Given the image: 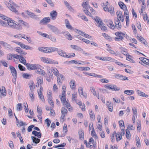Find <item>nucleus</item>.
Masks as SVG:
<instances>
[{"mask_svg": "<svg viewBox=\"0 0 149 149\" xmlns=\"http://www.w3.org/2000/svg\"><path fill=\"white\" fill-rule=\"evenodd\" d=\"M9 2L10 3L6 1H5L4 3L11 11L14 12L16 14H18L19 13L18 11L15 8L13 7V6L16 8L18 7V6L15 3L11 0H10Z\"/></svg>", "mask_w": 149, "mask_h": 149, "instance_id": "obj_1", "label": "nucleus"}, {"mask_svg": "<svg viewBox=\"0 0 149 149\" xmlns=\"http://www.w3.org/2000/svg\"><path fill=\"white\" fill-rule=\"evenodd\" d=\"M97 23L96 25L100 28L103 31H105L107 29V27L105 26V24L102 22L101 19L98 17L96 16L94 19Z\"/></svg>", "mask_w": 149, "mask_h": 149, "instance_id": "obj_2", "label": "nucleus"}, {"mask_svg": "<svg viewBox=\"0 0 149 149\" xmlns=\"http://www.w3.org/2000/svg\"><path fill=\"white\" fill-rule=\"evenodd\" d=\"M50 30L56 34L58 35L61 34V31L56 27L53 25L48 24L47 25Z\"/></svg>", "mask_w": 149, "mask_h": 149, "instance_id": "obj_3", "label": "nucleus"}, {"mask_svg": "<svg viewBox=\"0 0 149 149\" xmlns=\"http://www.w3.org/2000/svg\"><path fill=\"white\" fill-rule=\"evenodd\" d=\"M26 66L27 69L30 70L35 69L37 70L38 69L41 67L40 65L38 64H31L29 63H27Z\"/></svg>", "mask_w": 149, "mask_h": 149, "instance_id": "obj_4", "label": "nucleus"}, {"mask_svg": "<svg viewBox=\"0 0 149 149\" xmlns=\"http://www.w3.org/2000/svg\"><path fill=\"white\" fill-rule=\"evenodd\" d=\"M115 35L118 36V37H115V40L117 41H120L122 40L124 38V36L125 33L121 32H117L115 33Z\"/></svg>", "mask_w": 149, "mask_h": 149, "instance_id": "obj_5", "label": "nucleus"}, {"mask_svg": "<svg viewBox=\"0 0 149 149\" xmlns=\"http://www.w3.org/2000/svg\"><path fill=\"white\" fill-rule=\"evenodd\" d=\"M13 42H14L17 44L20 45L21 47L23 49H30L31 50L33 49V48L30 47L27 45H25L23 43L18 42H15L14 41H13Z\"/></svg>", "mask_w": 149, "mask_h": 149, "instance_id": "obj_6", "label": "nucleus"}, {"mask_svg": "<svg viewBox=\"0 0 149 149\" xmlns=\"http://www.w3.org/2000/svg\"><path fill=\"white\" fill-rule=\"evenodd\" d=\"M0 44L2 45L5 49L10 50H13V47L11 45L5 42L1 41H0Z\"/></svg>", "mask_w": 149, "mask_h": 149, "instance_id": "obj_7", "label": "nucleus"}, {"mask_svg": "<svg viewBox=\"0 0 149 149\" xmlns=\"http://www.w3.org/2000/svg\"><path fill=\"white\" fill-rule=\"evenodd\" d=\"M46 53H50L55 51H58V49L55 47H46Z\"/></svg>", "mask_w": 149, "mask_h": 149, "instance_id": "obj_8", "label": "nucleus"}, {"mask_svg": "<svg viewBox=\"0 0 149 149\" xmlns=\"http://www.w3.org/2000/svg\"><path fill=\"white\" fill-rule=\"evenodd\" d=\"M9 67L13 76H17V72L15 68L11 65H10Z\"/></svg>", "mask_w": 149, "mask_h": 149, "instance_id": "obj_9", "label": "nucleus"}, {"mask_svg": "<svg viewBox=\"0 0 149 149\" xmlns=\"http://www.w3.org/2000/svg\"><path fill=\"white\" fill-rule=\"evenodd\" d=\"M58 54L64 57L68 58V55L66 54V52L63 50H59L57 52Z\"/></svg>", "mask_w": 149, "mask_h": 149, "instance_id": "obj_10", "label": "nucleus"}, {"mask_svg": "<svg viewBox=\"0 0 149 149\" xmlns=\"http://www.w3.org/2000/svg\"><path fill=\"white\" fill-rule=\"evenodd\" d=\"M106 24L111 29H114L115 26L113 24L112 21L111 20H109L106 22Z\"/></svg>", "mask_w": 149, "mask_h": 149, "instance_id": "obj_11", "label": "nucleus"}, {"mask_svg": "<svg viewBox=\"0 0 149 149\" xmlns=\"http://www.w3.org/2000/svg\"><path fill=\"white\" fill-rule=\"evenodd\" d=\"M115 25L117 29H120L121 27V24L120 23V20L117 18L115 20Z\"/></svg>", "mask_w": 149, "mask_h": 149, "instance_id": "obj_12", "label": "nucleus"}, {"mask_svg": "<svg viewBox=\"0 0 149 149\" xmlns=\"http://www.w3.org/2000/svg\"><path fill=\"white\" fill-rule=\"evenodd\" d=\"M50 19L49 17H44L40 20V23H42L43 24H46L50 22Z\"/></svg>", "mask_w": 149, "mask_h": 149, "instance_id": "obj_13", "label": "nucleus"}, {"mask_svg": "<svg viewBox=\"0 0 149 149\" xmlns=\"http://www.w3.org/2000/svg\"><path fill=\"white\" fill-rule=\"evenodd\" d=\"M12 28L17 30H20L22 29V26L18 22L17 23H15Z\"/></svg>", "mask_w": 149, "mask_h": 149, "instance_id": "obj_14", "label": "nucleus"}, {"mask_svg": "<svg viewBox=\"0 0 149 149\" xmlns=\"http://www.w3.org/2000/svg\"><path fill=\"white\" fill-rule=\"evenodd\" d=\"M57 13L56 11L53 10L50 13V16L52 17V19H55L57 16Z\"/></svg>", "mask_w": 149, "mask_h": 149, "instance_id": "obj_15", "label": "nucleus"}, {"mask_svg": "<svg viewBox=\"0 0 149 149\" xmlns=\"http://www.w3.org/2000/svg\"><path fill=\"white\" fill-rule=\"evenodd\" d=\"M32 134L34 135L35 136H37L38 138H40L42 134L40 132H38L34 130L32 131Z\"/></svg>", "mask_w": 149, "mask_h": 149, "instance_id": "obj_16", "label": "nucleus"}, {"mask_svg": "<svg viewBox=\"0 0 149 149\" xmlns=\"http://www.w3.org/2000/svg\"><path fill=\"white\" fill-rule=\"evenodd\" d=\"M31 138L33 142L35 143H38L40 141V139L34 136H32Z\"/></svg>", "mask_w": 149, "mask_h": 149, "instance_id": "obj_17", "label": "nucleus"}, {"mask_svg": "<svg viewBox=\"0 0 149 149\" xmlns=\"http://www.w3.org/2000/svg\"><path fill=\"white\" fill-rule=\"evenodd\" d=\"M7 26L8 25L10 27L12 28L14 24L15 23L14 22H15L12 20L10 19L7 20Z\"/></svg>", "mask_w": 149, "mask_h": 149, "instance_id": "obj_18", "label": "nucleus"}, {"mask_svg": "<svg viewBox=\"0 0 149 149\" xmlns=\"http://www.w3.org/2000/svg\"><path fill=\"white\" fill-rule=\"evenodd\" d=\"M110 86H111V89L112 91H119L120 90L119 87H117L116 85L110 84Z\"/></svg>", "mask_w": 149, "mask_h": 149, "instance_id": "obj_19", "label": "nucleus"}, {"mask_svg": "<svg viewBox=\"0 0 149 149\" xmlns=\"http://www.w3.org/2000/svg\"><path fill=\"white\" fill-rule=\"evenodd\" d=\"M70 87L72 89H74L75 88L76 86L75 85V81L74 80H71L70 82Z\"/></svg>", "mask_w": 149, "mask_h": 149, "instance_id": "obj_20", "label": "nucleus"}, {"mask_svg": "<svg viewBox=\"0 0 149 149\" xmlns=\"http://www.w3.org/2000/svg\"><path fill=\"white\" fill-rule=\"evenodd\" d=\"M137 94L140 96L144 97H147L148 96V95L146 94L145 93H144L143 92H141V91L138 90L137 91Z\"/></svg>", "mask_w": 149, "mask_h": 149, "instance_id": "obj_21", "label": "nucleus"}, {"mask_svg": "<svg viewBox=\"0 0 149 149\" xmlns=\"http://www.w3.org/2000/svg\"><path fill=\"white\" fill-rule=\"evenodd\" d=\"M18 22L19 24H22L25 26L27 27H29V24L27 23L24 22L22 20H19L18 21Z\"/></svg>", "mask_w": 149, "mask_h": 149, "instance_id": "obj_22", "label": "nucleus"}, {"mask_svg": "<svg viewBox=\"0 0 149 149\" xmlns=\"http://www.w3.org/2000/svg\"><path fill=\"white\" fill-rule=\"evenodd\" d=\"M118 4L121 9L125 10L127 9L126 6L123 3V2L120 1L119 2Z\"/></svg>", "mask_w": 149, "mask_h": 149, "instance_id": "obj_23", "label": "nucleus"}, {"mask_svg": "<svg viewBox=\"0 0 149 149\" xmlns=\"http://www.w3.org/2000/svg\"><path fill=\"white\" fill-rule=\"evenodd\" d=\"M134 91L132 90H126L124 91V93L127 95H131L134 93Z\"/></svg>", "mask_w": 149, "mask_h": 149, "instance_id": "obj_24", "label": "nucleus"}, {"mask_svg": "<svg viewBox=\"0 0 149 149\" xmlns=\"http://www.w3.org/2000/svg\"><path fill=\"white\" fill-rule=\"evenodd\" d=\"M0 93L2 96H5L6 95V91L5 90V88L3 86H2V89L0 90Z\"/></svg>", "mask_w": 149, "mask_h": 149, "instance_id": "obj_25", "label": "nucleus"}, {"mask_svg": "<svg viewBox=\"0 0 149 149\" xmlns=\"http://www.w3.org/2000/svg\"><path fill=\"white\" fill-rule=\"evenodd\" d=\"M19 61L22 63L24 64V65H26L27 63H26V61L25 59H24L23 56L20 55L19 56Z\"/></svg>", "mask_w": 149, "mask_h": 149, "instance_id": "obj_26", "label": "nucleus"}, {"mask_svg": "<svg viewBox=\"0 0 149 149\" xmlns=\"http://www.w3.org/2000/svg\"><path fill=\"white\" fill-rule=\"evenodd\" d=\"M37 73L39 74H40L42 75H43L45 76V71L39 68L37 70Z\"/></svg>", "mask_w": 149, "mask_h": 149, "instance_id": "obj_27", "label": "nucleus"}, {"mask_svg": "<svg viewBox=\"0 0 149 149\" xmlns=\"http://www.w3.org/2000/svg\"><path fill=\"white\" fill-rule=\"evenodd\" d=\"M79 139L81 140L84 139V133L82 131H79L78 132Z\"/></svg>", "mask_w": 149, "mask_h": 149, "instance_id": "obj_28", "label": "nucleus"}, {"mask_svg": "<svg viewBox=\"0 0 149 149\" xmlns=\"http://www.w3.org/2000/svg\"><path fill=\"white\" fill-rule=\"evenodd\" d=\"M34 84L33 81H31L30 83L29 84L31 91H33V89L35 88V87L33 86Z\"/></svg>", "mask_w": 149, "mask_h": 149, "instance_id": "obj_29", "label": "nucleus"}, {"mask_svg": "<svg viewBox=\"0 0 149 149\" xmlns=\"http://www.w3.org/2000/svg\"><path fill=\"white\" fill-rule=\"evenodd\" d=\"M88 2V1H86V2H84L82 4V6L83 8H85V9H88V7H89Z\"/></svg>", "mask_w": 149, "mask_h": 149, "instance_id": "obj_30", "label": "nucleus"}, {"mask_svg": "<svg viewBox=\"0 0 149 149\" xmlns=\"http://www.w3.org/2000/svg\"><path fill=\"white\" fill-rule=\"evenodd\" d=\"M116 141H118L122 138V135L120 133L119 134H117L116 133Z\"/></svg>", "mask_w": 149, "mask_h": 149, "instance_id": "obj_31", "label": "nucleus"}, {"mask_svg": "<svg viewBox=\"0 0 149 149\" xmlns=\"http://www.w3.org/2000/svg\"><path fill=\"white\" fill-rule=\"evenodd\" d=\"M102 6L103 7L104 10L105 11H109V9L108 7H107L105 3H103L101 4Z\"/></svg>", "mask_w": 149, "mask_h": 149, "instance_id": "obj_32", "label": "nucleus"}, {"mask_svg": "<svg viewBox=\"0 0 149 149\" xmlns=\"http://www.w3.org/2000/svg\"><path fill=\"white\" fill-rule=\"evenodd\" d=\"M65 36L66 37H67V38L69 40H72V36L68 32H66L65 33Z\"/></svg>", "mask_w": 149, "mask_h": 149, "instance_id": "obj_33", "label": "nucleus"}, {"mask_svg": "<svg viewBox=\"0 0 149 149\" xmlns=\"http://www.w3.org/2000/svg\"><path fill=\"white\" fill-rule=\"evenodd\" d=\"M137 39L141 42H143L144 44H145V40L141 36H137Z\"/></svg>", "mask_w": 149, "mask_h": 149, "instance_id": "obj_34", "label": "nucleus"}, {"mask_svg": "<svg viewBox=\"0 0 149 149\" xmlns=\"http://www.w3.org/2000/svg\"><path fill=\"white\" fill-rule=\"evenodd\" d=\"M41 60L43 62L46 63H48L50 64H52L53 62H51V61H49L48 60H47V59L44 57H42L41 58Z\"/></svg>", "mask_w": 149, "mask_h": 149, "instance_id": "obj_35", "label": "nucleus"}, {"mask_svg": "<svg viewBox=\"0 0 149 149\" xmlns=\"http://www.w3.org/2000/svg\"><path fill=\"white\" fill-rule=\"evenodd\" d=\"M22 109V104L21 103L18 104L17 105V110L18 111H20Z\"/></svg>", "mask_w": 149, "mask_h": 149, "instance_id": "obj_36", "label": "nucleus"}, {"mask_svg": "<svg viewBox=\"0 0 149 149\" xmlns=\"http://www.w3.org/2000/svg\"><path fill=\"white\" fill-rule=\"evenodd\" d=\"M71 63H74L76 64H82L83 63H84V62L83 61H81V62L82 63H79V61H75L74 60H72L70 61Z\"/></svg>", "mask_w": 149, "mask_h": 149, "instance_id": "obj_37", "label": "nucleus"}, {"mask_svg": "<svg viewBox=\"0 0 149 149\" xmlns=\"http://www.w3.org/2000/svg\"><path fill=\"white\" fill-rule=\"evenodd\" d=\"M13 54H9L7 55V59L8 60H12L13 59Z\"/></svg>", "mask_w": 149, "mask_h": 149, "instance_id": "obj_38", "label": "nucleus"}, {"mask_svg": "<svg viewBox=\"0 0 149 149\" xmlns=\"http://www.w3.org/2000/svg\"><path fill=\"white\" fill-rule=\"evenodd\" d=\"M130 133L128 130H126V135L127 138V139H130Z\"/></svg>", "mask_w": 149, "mask_h": 149, "instance_id": "obj_39", "label": "nucleus"}, {"mask_svg": "<svg viewBox=\"0 0 149 149\" xmlns=\"http://www.w3.org/2000/svg\"><path fill=\"white\" fill-rule=\"evenodd\" d=\"M37 81V83L38 84H42L43 83V79L42 77H40L39 78H38Z\"/></svg>", "mask_w": 149, "mask_h": 149, "instance_id": "obj_40", "label": "nucleus"}, {"mask_svg": "<svg viewBox=\"0 0 149 149\" xmlns=\"http://www.w3.org/2000/svg\"><path fill=\"white\" fill-rule=\"evenodd\" d=\"M29 95L31 97V100L32 101L34 99V95L33 91H31V92H29Z\"/></svg>", "mask_w": 149, "mask_h": 149, "instance_id": "obj_41", "label": "nucleus"}, {"mask_svg": "<svg viewBox=\"0 0 149 149\" xmlns=\"http://www.w3.org/2000/svg\"><path fill=\"white\" fill-rule=\"evenodd\" d=\"M18 67L20 70L25 71L26 70L25 68L21 64H19L18 65Z\"/></svg>", "mask_w": 149, "mask_h": 149, "instance_id": "obj_42", "label": "nucleus"}, {"mask_svg": "<svg viewBox=\"0 0 149 149\" xmlns=\"http://www.w3.org/2000/svg\"><path fill=\"white\" fill-rule=\"evenodd\" d=\"M61 113H63L65 114H67L68 113V111L67 109L64 107H62L61 109Z\"/></svg>", "mask_w": 149, "mask_h": 149, "instance_id": "obj_43", "label": "nucleus"}, {"mask_svg": "<svg viewBox=\"0 0 149 149\" xmlns=\"http://www.w3.org/2000/svg\"><path fill=\"white\" fill-rule=\"evenodd\" d=\"M89 114L90 115L91 118V119H93V120H94L95 119V116L94 113H93L92 110L91 111Z\"/></svg>", "mask_w": 149, "mask_h": 149, "instance_id": "obj_44", "label": "nucleus"}, {"mask_svg": "<svg viewBox=\"0 0 149 149\" xmlns=\"http://www.w3.org/2000/svg\"><path fill=\"white\" fill-rule=\"evenodd\" d=\"M85 13L86 15L90 16V17H92L93 18V17L91 16V13L88 10V9H85L84 10Z\"/></svg>", "mask_w": 149, "mask_h": 149, "instance_id": "obj_45", "label": "nucleus"}, {"mask_svg": "<svg viewBox=\"0 0 149 149\" xmlns=\"http://www.w3.org/2000/svg\"><path fill=\"white\" fill-rule=\"evenodd\" d=\"M71 47L72 48L76 50H80V49H81V48L77 45H71Z\"/></svg>", "mask_w": 149, "mask_h": 149, "instance_id": "obj_46", "label": "nucleus"}, {"mask_svg": "<svg viewBox=\"0 0 149 149\" xmlns=\"http://www.w3.org/2000/svg\"><path fill=\"white\" fill-rule=\"evenodd\" d=\"M31 75L28 74L24 73L22 75V77L23 78L25 79H29V77H31Z\"/></svg>", "mask_w": 149, "mask_h": 149, "instance_id": "obj_47", "label": "nucleus"}, {"mask_svg": "<svg viewBox=\"0 0 149 149\" xmlns=\"http://www.w3.org/2000/svg\"><path fill=\"white\" fill-rule=\"evenodd\" d=\"M102 35L107 39H111V37L109 36L108 35L105 33H102Z\"/></svg>", "mask_w": 149, "mask_h": 149, "instance_id": "obj_48", "label": "nucleus"}, {"mask_svg": "<svg viewBox=\"0 0 149 149\" xmlns=\"http://www.w3.org/2000/svg\"><path fill=\"white\" fill-rule=\"evenodd\" d=\"M26 12L27 14L31 18H32L34 14L33 13L30 12L29 10H26Z\"/></svg>", "mask_w": 149, "mask_h": 149, "instance_id": "obj_49", "label": "nucleus"}, {"mask_svg": "<svg viewBox=\"0 0 149 149\" xmlns=\"http://www.w3.org/2000/svg\"><path fill=\"white\" fill-rule=\"evenodd\" d=\"M143 63L146 65L149 64V59L146 58H144L143 60Z\"/></svg>", "mask_w": 149, "mask_h": 149, "instance_id": "obj_50", "label": "nucleus"}, {"mask_svg": "<svg viewBox=\"0 0 149 149\" xmlns=\"http://www.w3.org/2000/svg\"><path fill=\"white\" fill-rule=\"evenodd\" d=\"M0 17L2 18L3 20H8V19H10V18H8V17L5 16L4 15L0 14Z\"/></svg>", "mask_w": 149, "mask_h": 149, "instance_id": "obj_51", "label": "nucleus"}, {"mask_svg": "<svg viewBox=\"0 0 149 149\" xmlns=\"http://www.w3.org/2000/svg\"><path fill=\"white\" fill-rule=\"evenodd\" d=\"M0 24L2 26H7V23L1 20L0 21Z\"/></svg>", "mask_w": 149, "mask_h": 149, "instance_id": "obj_52", "label": "nucleus"}, {"mask_svg": "<svg viewBox=\"0 0 149 149\" xmlns=\"http://www.w3.org/2000/svg\"><path fill=\"white\" fill-rule=\"evenodd\" d=\"M92 128L93 129V130L91 132V135L93 136H95V137H97V135L96 134V133L95 132V130L94 129L93 127H92Z\"/></svg>", "mask_w": 149, "mask_h": 149, "instance_id": "obj_53", "label": "nucleus"}, {"mask_svg": "<svg viewBox=\"0 0 149 149\" xmlns=\"http://www.w3.org/2000/svg\"><path fill=\"white\" fill-rule=\"evenodd\" d=\"M116 134V132L114 131L111 136V140L112 142H113L114 141V136Z\"/></svg>", "mask_w": 149, "mask_h": 149, "instance_id": "obj_54", "label": "nucleus"}, {"mask_svg": "<svg viewBox=\"0 0 149 149\" xmlns=\"http://www.w3.org/2000/svg\"><path fill=\"white\" fill-rule=\"evenodd\" d=\"M77 93H74L73 94L72 96V100L73 101H75V102L77 100L76 98H77Z\"/></svg>", "mask_w": 149, "mask_h": 149, "instance_id": "obj_55", "label": "nucleus"}, {"mask_svg": "<svg viewBox=\"0 0 149 149\" xmlns=\"http://www.w3.org/2000/svg\"><path fill=\"white\" fill-rule=\"evenodd\" d=\"M132 111H133V116H135V115L136 116H137V111L136 109L134 107L132 109Z\"/></svg>", "mask_w": 149, "mask_h": 149, "instance_id": "obj_56", "label": "nucleus"}, {"mask_svg": "<svg viewBox=\"0 0 149 149\" xmlns=\"http://www.w3.org/2000/svg\"><path fill=\"white\" fill-rule=\"evenodd\" d=\"M111 103L110 102L109 104L107 105L109 111L112 112L113 111V107L111 106Z\"/></svg>", "mask_w": 149, "mask_h": 149, "instance_id": "obj_57", "label": "nucleus"}, {"mask_svg": "<svg viewBox=\"0 0 149 149\" xmlns=\"http://www.w3.org/2000/svg\"><path fill=\"white\" fill-rule=\"evenodd\" d=\"M48 102L49 104L52 106L51 108H53L54 107V102L53 101L52 99L48 100Z\"/></svg>", "mask_w": 149, "mask_h": 149, "instance_id": "obj_58", "label": "nucleus"}, {"mask_svg": "<svg viewBox=\"0 0 149 149\" xmlns=\"http://www.w3.org/2000/svg\"><path fill=\"white\" fill-rule=\"evenodd\" d=\"M46 47H40L38 48V49L40 51L42 52H43L45 53V51H46Z\"/></svg>", "mask_w": 149, "mask_h": 149, "instance_id": "obj_59", "label": "nucleus"}, {"mask_svg": "<svg viewBox=\"0 0 149 149\" xmlns=\"http://www.w3.org/2000/svg\"><path fill=\"white\" fill-rule=\"evenodd\" d=\"M116 13L117 17L119 18H121V17H123V15L121 12L120 11L118 13V12H117Z\"/></svg>", "mask_w": 149, "mask_h": 149, "instance_id": "obj_60", "label": "nucleus"}, {"mask_svg": "<svg viewBox=\"0 0 149 149\" xmlns=\"http://www.w3.org/2000/svg\"><path fill=\"white\" fill-rule=\"evenodd\" d=\"M64 3L68 9L72 8V7L71 6H70L68 2L67 1H64Z\"/></svg>", "mask_w": 149, "mask_h": 149, "instance_id": "obj_61", "label": "nucleus"}, {"mask_svg": "<svg viewBox=\"0 0 149 149\" xmlns=\"http://www.w3.org/2000/svg\"><path fill=\"white\" fill-rule=\"evenodd\" d=\"M35 127L34 125H31L28 128L27 131L28 132H30L32 130V129Z\"/></svg>", "mask_w": 149, "mask_h": 149, "instance_id": "obj_62", "label": "nucleus"}, {"mask_svg": "<svg viewBox=\"0 0 149 149\" xmlns=\"http://www.w3.org/2000/svg\"><path fill=\"white\" fill-rule=\"evenodd\" d=\"M49 38L50 39L51 41L54 42H56V38L55 37H53L51 35H50Z\"/></svg>", "mask_w": 149, "mask_h": 149, "instance_id": "obj_63", "label": "nucleus"}, {"mask_svg": "<svg viewBox=\"0 0 149 149\" xmlns=\"http://www.w3.org/2000/svg\"><path fill=\"white\" fill-rule=\"evenodd\" d=\"M100 81L102 83H107L109 82V81L107 79H101Z\"/></svg>", "mask_w": 149, "mask_h": 149, "instance_id": "obj_64", "label": "nucleus"}]
</instances>
